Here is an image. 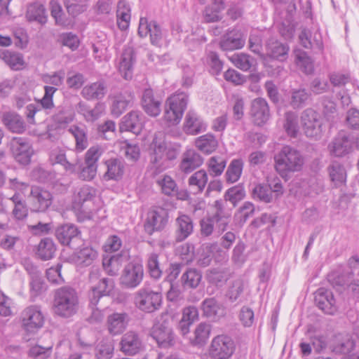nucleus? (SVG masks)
<instances>
[{"label":"nucleus","mask_w":359,"mask_h":359,"mask_svg":"<svg viewBox=\"0 0 359 359\" xmlns=\"http://www.w3.org/2000/svg\"><path fill=\"white\" fill-rule=\"evenodd\" d=\"M230 60L237 68L243 71L249 70L253 62V59L245 53L233 54L230 57Z\"/></svg>","instance_id":"nucleus-56"},{"label":"nucleus","mask_w":359,"mask_h":359,"mask_svg":"<svg viewBox=\"0 0 359 359\" xmlns=\"http://www.w3.org/2000/svg\"><path fill=\"white\" fill-rule=\"evenodd\" d=\"M290 48L287 43L270 39L266 43V54L268 57L279 61L287 59Z\"/></svg>","instance_id":"nucleus-28"},{"label":"nucleus","mask_w":359,"mask_h":359,"mask_svg":"<svg viewBox=\"0 0 359 359\" xmlns=\"http://www.w3.org/2000/svg\"><path fill=\"white\" fill-rule=\"evenodd\" d=\"M224 8L222 0H214L212 8L206 7L204 11L207 22H215L219 20V13Z\"/></svg>","instance_id":"nucleus-57"},{"label":"nucleus","mask_w":359,"mask_h":359,"mask_svg":"<svg viewBox=\"0 0 359 359\" xmlns=\"http://www.w3.org/2000/svg\"><path fill=\"white\" fill-rule=\"evenodd\" d=\"M138 34L141 37L150 36L152 45L160 46L163 34L160 26L155 21H149L147 18H140Z\"/></svg>","instance_id":"nucleus-17"},{"label":"nucleus","mask_w":359,"mask_h":359,"mask_svg":"<svg viewBox=\"0 0 359 359\" xmlns=\"http://www.w3.org/2000/svg\"><path fill=\"white\" fill-rule=\"evenodd\" d=\"M20 321L25 331L34 333L43 326L44 316L39 306H29L22 311Z\"/></svg>","instance_id":"nucleus-8"},{"label":"nucleus","mask_w":359,"mask_h":359,"mask_svg":"<svg viewBox=\"0 0 359 359\" xmlns=\"http://www.w3.org/2000/svg\"><path fill=\"white\" fill-rule=\"evenodd\" d=\"M194 145L201 153L208 155L216 151L219 143L216 137L208 133L196 138Z\"/></svg>","instance_id":"nucleus-35"},{"label":"nucleus","mask_w":359,"mask_h":359,"mask_svg":"<svg viewBox=\"0 0 359 359\" xmlns=\"http://www.w3.org/2000/svg\"><path fill=\"white\" fill-rule=\"evenodd\" d=\"M246 288L247 283L243 280L241 278L236 279L229 285L226 297L231 302H234L239 299Z\"/></svg>","instance_id":"nucleus-46"},{"label":"nucleus","mask_w":359,"mask_h":359,"mask_svg":"<svg viewBox=\"0 0 359 359\" xmlns=\"http://www.w3.org/2000/svg\"><path fill=\"white\" fill-rule=\"evenodd\" d=\"M304 164V158L301 152L289 145L283 146L274 156V168L282 177L300 171Z\"/></svg>","instance_id":"nucleus-1"},{"label":"nucleus","mask_w":359,"mask_h":359,"mask_svg":"<svg viewBox=\"0 0 359 359\" xmlns=\"http://www.w3.org/2000/svg\"><path fill=\"white\" fill-rule=\"evenodd\" d=\"M116 17L118 27L122 30L126 29L129 26L131 15L130 7L126 1L121 0L118 1Z\"/></svg>","instance_id":"nucleus-43"},{"label":"nucleus","mask_w":359,"mask_h":359,"mask_svg":"<svg viewBox=\"0 0 359 359\" xmlns=\"http://www.w3.org/2000/svg\"><path fill=\"white\" fill-rule=\"evenodd\" d=\"M80 234L78 228L72 224H66L56 229L55 235L60 243L64 245H69L72 239L77 238Z\"/></svg>","instance_id":"nucleus-39"},{"label":"nucleus","mask_w":359,"mask_h":359,"mask_svg":"<svg viewBox=\"0 0 359 359\" xmlns=\"http://www.w3.org/2000/svg\"><path fill=\"white\" fill-rule=\"evenodd\" d=\"M50 161L52 164H60L66 172L69 174H75L76 172V166L79 163V160L76 159L74 163H70L67 160L65 151L60 149H53L49 156Z\"/></svg>","instance_id":"nucleus-37"},{"label":"nucleus","mask_w":359,"mask_h":359,"mask_svg":"<svg viewBox=\"0 0 359 359\" xmlns=\"http://www.w3.org/2000/svg\"><path fill=\"white\" fill-rule=\"evenodd\" d=\"M104 165L107 167V171L103 175L104 180L118 181L122 178L125 170V164L123 160L109 158L105 161Z\"/></svg>","instance_id":"nucleus-33"},{"label":"nucleus","mask_w":359,"mask_h":359,"mask_svg":"<svg viewBox=\"0 0 359 359\" xmlns=\"http://www.w3.org/2000/svg\"><path fill=\"white\" fill-rule=\"evenodd\" d=\"M79 309V297L72 287L64 286L55 290L53 309L61 317L69 318L74 315Z\"/></svg>","instance_id":"nucleus-3"},{"label":"nucleus","mask_w":359,"mask_h":359,"mask_svg":"<svg viewBox=\"0 0 359 359\" xmlns=\"http://www.w3.org/2000/svg\"><path fill=\"white\" fill-rule=\"evenodd\" d=\"M285 122L284 123V128L290 137H296L298 130L297 116L295 113L289 111L285 114Z\"/></svg>","instance_id":"nucleus-59"},{"label":"nucleus","mask_w":359,"mask_h":359,"mask_svg":"<svg viewBox=\"0 0 359 359\" xmlns=\"http://www.w3.org/2000/svg\"><path fill=\"white\" fill-rule=\"evenodd\" d=\"M121 351L128 355H134L142 348V342L139 335L133 331L125 333L120 341Z\"/></svg>","instance_id":"nucleus-23"},{"label":"nucleus","mask_w":359,"mask_h":359,"mask_svg":"<svg viewBox=\"0 0 359 359\" xmlns=\"http://www.w3.org/2000/svg\"><path fill=\"white\" fill-rule=\"evenodd\" d=\"M128 259L126 253H119L112 256H105L102 259V266L109 276H116L123 264Z\"/></svg>","instance_id":"nucleus-31"},{"label":"nucleus","mask_w":359,"mask_h":359,"mask_svg":"<svg viewBox=\"0 0 359 359\" xmlns=\"http://www.w3.org/2000/svg\"><path fill=\"white\" fill-rule=\"evenodd\" d=\"M245 38L238 29H233L224 36L221 41V47L224 50L239 49L244 46Z\"/></svg>","instance_id":"nucleus-36"},{"label":"nucleus","mask_w":359,"mask_h":359,"mask_svg":"<svg viewBox=\"0 0 359 359\" xmlns=\"http://www.w3.org/2000/svg\"><path fill=\"white\" fill-rule=\"evenodd\" d=\"M211 332V325L205 323H199L194 330V337L191 340L194 345H203L205 344Z\"/></svg>","instance_id":"nucleus-45"},{"label":"nucleus","mask_w":359,"mask_h":359,"mask_svg":"<svg viewBox=\"0 0 359 359\" xmlns=\"http://www.w3.org/2000/svg\"><path fill=\"white\" fill-rule=\"evenodd\" d=\"M235 349V343L230 337L219 334L212 338L208 348V355L211 359H229Z\"/></svg>","instance_id":"nucleus-7"},{"label":"nucleus","mask_w":359,"mask_h":359,"mask_svg":"<svg viewBox=\"0 0 359 359\" xmlns=\"http://www.w3.org/2000/svg\"><path fill=\"white\" fill-rule=\"evenodd\" d=\"M57 90L56 87L45 86L44 95L39 101V103L29 104L26 107L25 114L29 123L32 124L35 123L34 116L37 112L41 111L42 108L48 110L54 107L53 97Z\"/></svg>","instance_id":"nucleus-11"},{"label":"nucleus","mask_w":359,"mask_h":359,"mask_svg":"<svg viewBox=\"0 0 359 359\" xmlns=\"http://www.w3.org/2000/svg\"><path fill=\"white\" fill-rule=\"evenodd\" d=\"M245 196L244 189L241 186H235L229 189L225 195L224 198L226 201H229L233 205L244 198Z\"/></svg>","instance_id":"nucleus-63"},{"label":"nucleus","mask_w":359,"mask_h":359,"mask_svg":"<svg viewBox=\"0 0 359 359\" xmlns=\"http://www.w3.org/2000/svg\"><path fill=\"white\" fill-rule=\"evenodd\" d=\"M0 58L13 70H21L25 66L23 55L8 50H0Z\"/></svg>","instance_id":"nucleus-38"},{"label":"nucleus","mask_w":359,"mask_h":359,"mask_svg":"<svg viewBox=\"0 0 359 359\" xmlns=\"http://www.w3.org/2000/svg\"><path fill=\"white\" fill-rule=\"evenodd\" d=\"M243 163L240 159H233L229 164L226 172V180L229 183L237 182L241 175Z\"/></svg>","instance_id":"nucleus-51"},{"label":"nucleus","mask_w":359,"mask_h":359,"mask_svg":"<svg viewBox=\"0 0 359 359\" xmlns=\"http://www.w3.org/2000/svg\"><path fill=\"white\" fill-rule=\"evenodd\" d=\"M187 103L188 95L183 92H177L167 98L163 119L168 126L180 123Z\"/></svg>","instance_id":"nucleus-5"},{"label":"nucleus","mask_w":359,"mask_h":359,"mask_svg":"<svg viewBox=\"0 0 359 359\" xmlns=\"http://www.w3.org/2000/svg\"><path fill=\"white\" fill-rule=\"evenodd\" d=\"M175 241L182 242L187 239L194 231V223L187 215H180L176 220Z\"/></svg>","instance_id":"nucleus-29"},{"label":"nucleus","mask_w":359,"mask_h":359,"mask_svg":"<svg viewBox=\"0 0 359 359\" xmlns=\"http://www.w3.org/2000/svg\"><path fill=\"white\" fill-rule=\"evenodd\" d=\"M2 121L12 133H22L25 130V121L20 116L14 112L5 113L3 115Z\"/></svg>","instance_id":"nucleus-40"},{"label":"nucleus","mask_w":359,"mask_h":359,"mask_svg":"<svg viewBox=\"0 0 359 359\" xmlns=\"http://www.w3.org/2000/svg\"><path fill=\"white\" fill-rule=\"evenodd\" d=\"M315 302L325 313L333 315L337 311L336 302L331 291L320 287L315 292Z\"/></svg>","instance_id":"nucleus-20"},{"label":"nucleus","mask_w":359,"mask_h":359,"mask_svg":"<svg viewBox=\"0 0 359 359\" xmlns=\"http://www.w3.org/2000/svg\"><path fill=\"white\" fill-rule=\"evenodd\" d=\"M120 130L130 131L135 134L141 132L143 128L142 114L139 111H132L125 115L120 123Z\"/></svg>","instance_id":"nucleus-26"},{"label":"nucleus","mask_w":359,"mask_h":359,"mask_svg":"<svg viewBox=\"0 0 359 359\" xmlns=\"http://www.w3.org/2000/svg\"><path fill=\"white\" fill-rule=\"evenodd\" d=\"M52 353V346L43 347L39 345L32 346L29 351L28 355L32 359H48Z\"/></svg>","instance_id":"nucleus-64"},{"label":"nucleus","mask_w":359,"mask_h":359,"mask_svg":"<svg viewBox=\"0 0 359 359\" xmlns=\"http://www.w3.org/2000/svg\"><path fill=\"white\" fill-rule=\"evenodd\" d=\"M143 276V266L140 264L130 262L125 266L121 276V282L127 287L135 288L140 284Z\"/></svg>","instance_id":"nucleus-14"},{"label":"nucleus","mask_w":359,"mask_h":359,"mask_svg":"<svg viewBox=\"0 0 359 359\" xmlns=\"http://www.w3.org/2000/svg\"><path fill=\"white\" fill-rule=\"evenodd\" d=\"M157 184L161 187L162 192L168 196H171L177 191V184L175 180L168 175H164L157 180Z\"/></svg>","instance_id":"nucleus-60"},{"label":"nucleus","mask_w":359,"mask_h":359,"mask_svg":"<svg viewBox=\"0 0 359 359\" xmlns=\"http://www.w3.org/2000/svg\"><path fill=\"white\" fill-rule=\"evenodd\" d=\"M134 62L135 57L133 48L130 47L124 48L120 57L118 59L117 68L126 80L132 78Z\"/></svg>","instance_id":"nucleus-27"},{"label":"nucleus","mask_w":359,"mask_h":359,"mask_svg":"<svg viewBox=\"0 0 359 359\" xmlns=\"http://www.w3.org/2000/svg\"><path fill=\"white\" fill-rule=\"evenodd\" d=\"M97 257L96 250L90 247H85L77 252L78 264L87 266L90 265Z\"/></svg>","instance_id":"nucleus-55"},{"label":"nucleus","mask_w":359,"mask_h":359,"mask_svg":"<svg viewBox=\"0 0 359 359\" xmlns=\"http://www.w3.org/2000/svg\"><path fill=\"white\" fill-rule=\"evenodd\" d=\"M203 162V159L198 153L194 149H187L182 155L180 169L184 173H190L200 167Z\"/></svg>","instance_id":"nucleus-30"},{"label":"nucleus","mask_w":359,"mask_h":359,"mask_svg":"<svg viewBox=\"0 0 359 359\" xmlns=\"http://www.w3.org/2000/svg\"><path fill=\"white\" fill-rule=\"evenodd\" d=\"M176 255L184 264H189L195 258L194 245L190 243H184L177 248Z\"/></svg>","instance_id":"nucleus-52"},{"label":"nucleus","mask_w":359,"mask_h":359,"mask_svg":"<svg viewBox=\"0 0 359 359\" xmlns=\"http://www.w3.org/2000/svg\"><path fill=\"white\" fill-rule=\"evenodd\" d=\"M69 131L75 138L76 151L81 152L86 149L88 144L86 130L76 126H72L69 129Z\"/></svg>","instance_id":"nucleus-48"},{"label":"nucleus","mask_w":359,"mask_h":359,"mask_svg":"<svg viewBox=\"0 0 359 359\" xmlns=\"http://www.w3.org/2000/svg\"><path fill=\"white\" fill-rule=\"evenodd\" d=\"M173 316L168 311L163 312L156 318L151 328V336L158 346L168 348L175 344V334L172 329Z\"/></svg>","instance_id":"nucleus-4"},{"label":"nucleus","mask_w":359,"mask_h":359,"mask_svg":"<svg viewBox=\"0 0 359 359\" xmlns=\"http://www.w3.org/2000/svg\"><path fill=\"white\" fill-rule=\"evenodd\" d=\"M250 115L255 124H265L270 117L269 108L266 100L261 97L255 99L251 104Z\"/></svg>","instance_id":"nucleus-21"},{"label":"nucleus","mask_w":359,"mask_h":359,"mask_svg":"<svg viewBox=\"0 0 359 359\" xmlns=\"http://www.w3.org/2000/svg\"><path fill=\"white\" fill-rule=\"evenodd\" d=\"M168 212L165 209L161 207L151 209L147 213L144 223L145 231L151 235L154 231L163 230L168 224Z\"/></svg>","instance_id":"nucleus-10"},{"label":"nucleus","mask_w":359,"mask_h":359,"mask_svg":"<svg viewBox=\"0 0 359 359\" xmlns=\"http://www.w3.org/2000/svg\"><path fill=\"white\" fill-rule=\"evenodd\" d=\"M294 55L297 65L306 74H311L314 69L313 64L307 53L301 50H296Z\"/></svg>","instance_id":"nucleus-49"},{"label":"nucleus","mask_w":359,"mask_h":359,"mask_svg":"<svg viewBox=\"0 0 359 359\" xmlns=\"http://www.w3.org/2000/svg\"><path fill=\"white\" fill-rule=\"evenodd\" d=\"M330 177L335 186L340 185L346 181V172L344 167L339 163H332L328 168Z\"/></svg>","instance_id":"nucleus-53"},{"label":"nucleus","mask_w":359,"mask_h":359,"mask_svg":"<svg viewBox=\"0 0 359 359\" xmlns=\"http://www.w3.org/2000/svg\"><path fill=\"white\" fill-rule=\"evenodd\" d=\"M114 287V281L111 279L103 278L100 279L97 283L91 287L89 292V300L92 306H96L100 299L109 295Z\"/></svg>","instance_id":"nucleus-24"},{"label":"nucleus","mask_w":359,"mask_h":359,"mask_svg":"<svg viewBox=\"0 0 359 359\" xmlns=\"http://www.w3.org/2000/svg\"><path fill=\"white\" fill-rule=\"evenodd\" d=\"M129 322V316L126 312H114L107 316V328L112 336L123 333L126 329Z\"/></svg>","instance_id":"nucleus-22"},{"label":"nucleus","mask_w":359,"mask_h":359,"mask_svg":"<svg viewBox=\"0 0 359 359\" xmlns=\"http://www.w3.org/2000/svg\"><path fill=\"white\" fill-rule=\"evenodd\" d=\"M208 180V174L204 170H199L190 176L188 180L189 186L194 194L201 193Z\"/></svg>","instance_id":"nucleus-42"},{"label":"nucleus","mask_w":359,"mask_h":359,"mask_svg":"<svg viewBox=\"0 0 359 359\" xmlns=\"http://www.w3.org/2000/svg\"><path fill=\"white\" fill-rule=\"evenodd\" d=\"M333 351L343 355L344 359H359V351L354 341L349 335L339 334L335 337Z\"/></svg>","instance_id":"nucleus-12"},{"label":"nucleus","mask_w":359,"mask_h":359,"mask_svg":"<svg viewBox=\"0 0 359 359\" xmlns=\"http://www.w3.org/2000/svg\"><path fill=\"white\" fill-rule=\"evenodd\" d=\"M301 123L307 137L318 138L323 133V124L320 115L312 109H305L301 116Z\"/></svg>","instance_id":"nucleus-9"},{"label":"nucleus","mask_w":359,"mask_h":359,"mask_svg":"<svg viewBox=\"0 0 359 359\" xmlns=\"http://www.w3.org/2000/svg\"><path fill=\"white\" fill-rule=\"evenodd\" d=\"M309 97L305 89L293 90L291 93L290 104L293 108L302 107Z\"/></svg>","instance_id":"nucleus-62"},{"label":"nucleus","mask_w":359,"mask_h":359,"mask_svg":"<svg viewBox=\"0 0 359 359\" xmlns=\"http://www.w3.org/2000/svg\"><path fill=\"white\" fill-rule=\"evenodd\" d=\"M11 150L14 158L20 164L29 163L33 149L29 142L22 137H15L11 142Z\"/></svg>","instance_id":"nucleus-13"},{"label":"nucleus","mask_w":359,"mask_h":359,"mask_svg":"<svg viewBox=\"0 0 359 359\" xmlns=\"http://www.w3.org/2000/svg\"><path fill=\"white\" fill-rule=\"evenodd\" d=\"M25 16L30 22L36 21L41 25L47 22L46 9L43 5L39 2L32 3L27 6Z\"/></svg>","instance_id":"nucleus-41"},{"label":"nucleus","mask_w":359,"mask_h":359,"mask_svg":"<svg viewBox=\"0 0 359 359\" xmlns=\"http://www.w3.org/2000/svg\"><path fill=\"white\" fill-rule=\"evenodd\" d=\"M220 309L221 305L214 297L207 298L201 304L203 313L207 318L217 316Z\"/></svg>","instance_id":"nucleus-54"},{"label":"nucleus","mask_w":359,"mask_h":359,"mask_svg":"<svg viewBox=\"0 0 359 359\" xmlns=\"http://www.w3.org/2000/svg\"><path fill=\"white\" fill-rule=\"evenodd\" d=\"M32 209L35 212L46 210L53 203L52 194L41 187H32L30 193Z\"/></svg>","instance_id":"nucleus-18"},{"label":"nucleus","mask_w":359,"mask_h":359,"mask_svg":"<svg viewBox=\"0 0 359 359\" xmlns=\"http://www.w3.org/2000/svg\"><path fill=\"white\" fill-rule=\"evenodd\" d=\"M142 107L145 113L151 117L158 116L161 111V100L154 96L151 88L145 89L142 97Z\"/></svg>","instance_id":"nucleus-25"},{"label":"nucleus","mask_w":359,"mask_h":359,"mask_svg":"<svg viewBox=\"0 0 359 359\" xmlns=\"http://www.w3.org/2000/svg\"><path fill=\"white\" fill-rule=\"evenodd\" d=\"M138 34L141 37L150 36L152 45L160 46L163 34L160 26L155 21H149L147 18H140Z\"/></svg>","instance_id":"nucleus-16"},{"label":"nucleus","mask_w":359,"mask_h":359,"mask_svg":"<svg viewBox=\"0 0 359 359\" xmlns=\"http://www.w3.org/2000/svg\"><path fill=\"white\" fill-rule=\"evenodd\" d=\"M114 346L111 340L103 339L95 348L96 359H111L114 355Z\"/></svg>","instance_id":"nucleus-47"},{"label":"nucleus","mask_w":359,"mask_h":359,"mask_svg":"<svg viewBox=\"0 0 359 359\" xmlns=\"http://www.w3.org/2000/svg\"><path fill=\"white\" fill-rule=\"evenodd\" d=\"M353 149V142L344 131H340L328 144L327 149L331 156L342 157L349 154Z\"/></svg>","instance_id":"nucleus-15"},{"label":"nucleus","mask_w":359,"mask_h":359,"mask_svg":"<svg viewBox=\"0 0 359 359\" xmlns=\"http://www.w3.org/2000/svg\"><path fill=\"white\" fill-rule=\"evenodd\" d=\"M198 320V311L196 306H189L184 307L182 312V318L178 324V330L183 336H186L190 332V327Z\"/></svg>","instance_id":"nucleus-32"},{"label":"nucleus","mask_w":359,"mask_h":359,"mask_svg":"<svg viewBox=\"0 0 359 359\" xmlns=\"http://www.w3.org/2000/svg\"><path fill=\"white\" fill-rule=\"evenodd\" d=\"M208 125L196 111L189 110L185 115L183 131L190 135H196L207 130Z\"/></svg>","instance_id":"nucleus-19"},{"label":"nucleus","mask_w":359,"mask_h":359,"mask_svg":"<svg viewBox=\"0 0 359 359\" xmlns=\"http://www.w3.org/2000/svg\"><path fill=\"white\" fill-rule=\"evenodd\" d=\"M162 304V294L149 287H142L134 294L135 306L146 313H151L159 310Z\"/></svg>","instance_id":"nucleus-6"},{"label":"nucleus","mask_w":359,"mask_h":359,"mask_svg":"<svg viewBox=\"0 0 359 359\" xmlns=\"http://www.w3.org/2000/svg\"><path fill=\"white\" fill-rule=\"evenodd\" d=\"M151 149L149 168L154 175L170 168L172 161L176 158L177 154V150L173 147L157 137L153 140Z\"/></svg>","instance_id":"nucleus-2"},{"label":"nucleus","mask_w":359,"mask_h":359,"mask_svg":"<svg viewBox=\"0 0 359 359\" xmlns=\"http://www.w3.org/2000/svg\"><path fill=\"white\" fill-rule=\"evenodd\" d=\"M80 161H79L75 173L77 174L79 179L85 181H91L95 177L97 172V165L86 164L82 168H80Z\"/></svg>","instance_id":"nucleus-58"},{"label":"nucleus","mask_w":359,"mask_h":359,"mask_svg":"<svg viewBox=\"0 0 359 359\" xmlns=\"http://www.w3.org/2000/svg\"><path fill=\"white\" fill-rule=\"evenodd\" d=\"M147 268L151 276L155 279H158L161 276V270L159 266L158 255L152 252L148 255Z\"/></svg>","instance_id":"nucleus-61"},{"label":"nucleus","mask_w":359,"mask_h":359,"mask_svg":"<svg viewBox=\"0 0 359 359\" xmlns=\"http://www.w3.org/2000/svg\"><path fill=\"white\" fill-rule=\"evenodd\" d=\"M202 278V275L195 269H189L182 276V283L184 287L196 288L198 286Z\"/></svg>","instance_id":"nucleus-50"},{"label":"nucleus","mask_w":359,"mask_h":359,"mask_svg":"<svg viewBox=\"0 0 359 359\" xmlns=\"http://www.w3.org/2000/svg\"><path fill=\"white\" fill-rule=\"evenodd\" d=\"M56 247L53 240L45 238L41 241L38 245L37 255L43 260H48L54 257Z\"/></svg>","instance_id":"nucleus-44"},{"label":"nucleus","mask_w":359,"mask_h":359,"mask_svg":"<svg viewBox=\"0 0 359 359\" xmlns=\"http://www.w3.org/2000/svg\"><path fill=\"white\" fill-rule=\"evenodd\" d=\"M107 93V86L104 81H97L86 85L81 94L87 100H101Z\"/></svg>","instance_id":"nucleus-34"}]
</instances>
